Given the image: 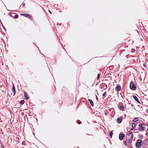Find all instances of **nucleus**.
I'll use <instances>...</instances> for the list:
<instances>
[{"mask_svg": "<svg viewBox=\"0 0 148 148\" xmlns=\"http://www.w3.org/2000/svg\"><path fill=\"white\" fill-rule=\"evenodd\" d=\"M130 87L131 89L133 90L136 88V86L132 82H131L130 83Z\"/></svg>", "mask_w": 148, "mask_h": 148, "instance_id": "f257e3e1", "label": "nucleus"}, {"mask_svg": "<svg viewBox=\"0 0 148 148\" xmlns=\"http://www.w3.org/2000/svg\"><path fill=\"white\" fill-rule=\"evenodd\" d=\"M142 140H138L136 143V146L137 147H139L141 145Z\"/></svg>", "mask_w": 148, "mask_h": 148, "instance_id": "f03ea898", "label": "nucleus"}, {"mask_svg": "<svg viewBox=\"0 0 148 148\" xmlns=\"http://www.w3.org/2000/svg\"><path fill=\"white\" fill-rule=\"evenodd\" d=\"M124 137L125 135L124 134H120L119 135V138L121 140H123Z\"/></svg>", "mask_w": 148, "mask_h": 148, "instance_id": "7ed1b4c3", "label": "nucleus"}, {"mask_svg": "<svg viewBox=\"0 0 148 148\" xmlns=\"http://www.w3.org/2000/svg\"><path fill=\"white\" fill-rule=\"evenodd\" d=\"M133 98L135 99V100L138 103H139V100L138 97L135 95H132Z\"/></svg>", "mask_w": 148, "mask_h": 148, "instance_id": "20e7f679", "label": "nucleus"}, {"mask_svg": "<svg viewBox=\"0 0 148 148\" xmlns=\"http://www.w3.org/2000/svg\"><path fill=\"white\" fill-rule=\"evenodd\" d=\"M21 15L22 16H25V17H29V18H31V17L29 15H28V14H21Z\"/></svg>", "mask_w": 148, "mask_h": 148, "instance_id": "39448f33", "label": "nucleus"}, {"mask_svg": "<svg viewBox=\"0 0 148 148\" xmlns=\"http://www.w3.org/2000/svg\"><path fill=\"white\" fill-rule=\"evenodd\" d=\"M121 87L120 86H116V88H115V90L117 91H120L121 90Z\"/></svg>", "mask_w": 148, "mask_h": 148, "instance_id": "423d86ee", "label": "nucleus"}, {"mask_svg": "<svg viewBox=\"0 0 148 148\" xmlns=\"http://www.w3.org/2000/svg\"><path fill=\"white\" fill-rule=\"evenodd\" d=\"M117 121L119 123H120L122 121V118L121 117H119L117 119Z\"/></svg>", "mask_w": 148, "mask_h": 148, "instance_id": "0eeeda50", "label": "nucleus"}, {"mask_svg": "<svg viewBox=\"0 0 148 148\" xmlns=\"http://www.w3.org/2000/svg\"><path fill=\"white\" fill-rule=\"evenodd\" d=\"M138 124L137 123H132V127H133V128H136V126Z\"/></svg>", "mask_w": 148, "mask_h": 148, "instance_id": "6e6552de", "label": "nucleus"}, {"mask_svg": "<svg viewBox=\"0 0 148 148\" xmlns=\"http://www.w3.org/2000/svg\"><path fill=\"white\" fill-rule=\"evenodd\" d=\"M24 96L25 97L26 99H27L29 98V97L28 96V94L26 93H25Z\"/></svg>", "mask_w": 148, "mask_h": 148, "instance_id": "1a4fd4ad", "label": "nucleus"}, {"mask_svg": "<svg viewBox=\"0 0 148 148\" xmlns=\"http://www.w3.org/2000/svg\"><path fill=\"white\" fill-rule=\"evenodd\" d=\"M12 90L13 92V93L14 95L15 94L16 91H15V88L14 86H13L12 88Z\"/></svg>", "mask_w": 148, "mask_h": 148, "instance_id": "9d476101", "label": "nucleus"}, {"mask_svg": "<svg viewBox=\"0 0 148 148\" xmlns=\"http://www.w3.org/2000/svg\"><path fill=\"white\" fill-rule=\"evenodd\" d=\"M88 101L90 102V104L92 106H93V103L92 101L90 99H88Z\"/></svg>", "mask_w": 148, "mask_h": 148, "instance_id": "9b49d317", "label": "nucleus"}, {"mask_svg": "<svg viewBox=\"0 0 148 148\" xmlns=\"http://www.w3.org/2000/svg\"><path fill=\"white\" fill-rule=\"evenodd\" d=\"M120 109L121 110H123L124 109V107L123 106H120Z\"/></svg>", "mask_w": 148, "mask_h": 148, "instance_id": "f8f14e48", "label": "nucleus"}, {"mask_svg": "<svg viewBox=\"0 0 148 148\" xmlns=\"http://www.w3.org/2000/svg\"><path fill=\"white\" fill-rule=\"evenodd\" d=\"M139 130L141 131H144L145 130V127H142L141 128H140Z\"/></svg>", "mask_w": 148, "mask_h": 148, "instance_id": "ddd939ff", "label": "nucleus"}, {"mask_svg": "<svg viewBox=\"0 0 148 148\" xmlns=\"http://www.w3.org/2000/svg\"><path fill=\"white\" fill-rule=\"evenodd\" d=\"M112 134H113V133L112 132V131L110 132V138H112Z\"/></svg>", "mask_w": 148, "mask_h": 148, "instance_id": "4468645a", "label": "nucleus"}, {"mask_svg": "<svg viewBox=\"0 0 148 148\" xmlns=\"http://www.w3.org/2000/svg\"><path fill=\"white\" fill-rule=\"evenodd\" d=\"M138 118H135L133 120V121H137V119Z\"/></svg>", "mask_w": 148, "mask_h": 148, "instance_id": "2eb2a0df", "label": "nucleus"}, {"mask_svg": "<svg viewBox=\"0 0 148 148\" xmlns=\"http://www.w3.org/2000/svg\"><path fill=\"white\" fill-rule=\"evenodd\" d=\"M100 74H98L97 75V79H98L99 78V77H100Z\"/></svg>", "mask_w": 148, "mask_h": 148, "instance_id": "dca6fc26", "label": "nucleus"}, {"mask_svg": "<svg viewBox=\"0 0 148 148\" xmlns=\"http://www.w3.org/2000/svg\"><path fill=\"white\" fill-rule=\"evenodd\" d=\"M139 126L140 127H142L143 126V124L141 123L139 124Z\"/></svg>", "mask_w": 148, "mask_h": 148, "instance_id": "f3484780", "label": "nucleus"}, {"mask_svg": "<svg viewBox=\"0 0 148 148\" xmlns=\"http://www.w3.org/2000/svg\"><path fill=\"white\" fill-rule=\"evenodd\" d=\"M18 16L17 15H16L14 16V17L15 18H18Z\"/></svg>", "mask_w": 148, "mask_h": 148, "instance_id": "a211bd4d", "label": "nucleus"}, {"mask_svg": "<svg viewBox=\"0 0 148 148\" xmlns=\"http://www.w3.org/2000/svg\"><path fill=\"white\" fill-rule=\"evenodd\" d=\"M132 52H134L135 51V50L133 49H131Z\"/></svg>", "mask_w": 148, "mask_h": 148, "instance_id": "6ab92c4d", "label": "nucleus"}, {"mask_svg": "<svg viewBox=\"0 0 148 148\" xmlns=\"http://www.w3.org/2000/svg\"><path fill=\"white\" fill-rule=\"evenodd\" d=\"M106 95V92L104 93L102 95L103 96H105Z\"/></svg>", "mask_w": 148, "mask_h": 148, "instance_id": "aec40b11", "label": "nucleus"}, {"mask_svg": "<svg viewBox=\"0 0 148 148\" xmlns=\"http://www.w3.org/2000/svg\"><path fill=\"white\" fill-rule=\"evenodd\" d=\"M140 138L141 139H143V135H141L140 136Z\"/></svg>", "mask_w": 148, "mask_h": 148, "instance_id": "412c9836", "label": "nucleus"}, {"mask_svg": "<svg viewBox=\"0 0 148 148\" xmlns=\"http://www.w3.org/2000/svg\"><path fill=\"white\" fill-rule=\"evenodd\" d=\"M21 104H23V103H24V101H23H23H21Z\"/></svg>", "mask_w": 148, "mask_h": 148, "instance_id": "4be33fe9", "label": "nucleus"}, {"mask_svg": "<svg viewBox=\"0 0 148 148\" xmlns=\"http://www.w3.org/2000/svg\"><path fill=\"white\" fill-rule=\"evenodd\" d=\"M135 128H133V127H132V128H131V130H133Z\"/></svg>", "mask_w": 148, "mask_h": 148, "instance_id": "5701e85b", "label": "nucleus"}, {"mask_svg": "<svg viewBox=\"0 0 148 148\" xmlns=\"http://www.w3.org/2000/svg\"><path fill=\"white\" fill-rule=\"evenodd\" d=\"M96 99H97V100H98V98H97V96H96Z\"/></svg>", "mask_w": 148, "mask_h": 148, "instance_id": "b1692460", "label": "nucleus"}, {"mask_svg": "<svg viewBox=\"0 0 148 148\" xmlns=\"http://www.w3.org/2000/svg\"><path fill=\"white\" fill-rule=\"evenodd\" d=\"M49 12H50V13H51V12H50V11L49 10Z\"/></svg>", "mask_w": 148, "mask_h": 148, "instance_id": "393cba45", "label": "nucleus"}, {"mask_svg": "<svg viewBox=\"0 0 148 148\" xmlns=\"http://www.w3.org/2000/svg\"><path fill=\"white\" fill-rule=\"evenodd\" d=\"M147 126H148V125Z\"/></svg>", "mask_w": 148, "mask_h": 148, "instance_id": "a878e982", "label": "nucleus"}]
</instances>
